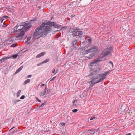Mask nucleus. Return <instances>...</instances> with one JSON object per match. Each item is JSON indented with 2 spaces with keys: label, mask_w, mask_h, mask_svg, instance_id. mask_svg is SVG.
I'll use <instances>...</instances> for the list:
<instances>
[{
  "label": "nucleus",
  "mask_w": 135,
  "mask_h": 135,
  "mask_svg": "<svg viewBox=\"0 0 135 135\" xmlns=\"http://www.w3.org/2000/svg\"><path fill=\"white\" fill-rule=\"evenodd\" d=\"M9 17L7 16L4 15L2 17H0L1 18H2V19H4L5 18H8Z\"/></svg>",
  "instance_id": "obj_30"
},
{
  "label": "nucleus",
  "mask_w": 135,
  "mask_h": 135,
  "mask_svg": "<svg viewBox=\"0 0 135 135\" xmlns=\"http://www.w3.org/2000/svg\"><path fill=\"white\" fill-rule=\"evenodd\" d=\"M21 92V90H19L17 93V97H18L20 95V94Z\"/></svg>",
  "instance_id": "obj_25"
},
{
  "label": "nucleus",
  "mask_w": 135,
  "mask_h": 135,
  "mask_svg": "<svg viewBox=\"0 0 135 135\" xmlns=\"http://www.w3.org/2000/svg\"><path fill=\"white\" fill-rule=\"evenodd\" d=\"M89 50H90V52H93V53L89 55L88 57H85V58H87L88 59H91L95 56V54L97 53L98 52V47L95 46H93L89 49Z\"/></svg>",
  "instance_id": "obj_5"
},
{
  "label": "nucleus",
  "mask_w": 135,
  "mask_h": 135,
  "mask_svg": "<svg viewBox=\"0 0 135 135\" xmlns=\"http://www.w3.org/2000/svg\"><path fill=\"white\" fill-rule=\"evenodd\" d=\"M6 20L4 19H1V24L4 23L6 21Z\"/></svg>",
  "instance_id": "obj_28"
},
{
  "label": "nucleus",
  "mask_w": 135,
  "mask_h": 135,
  "mask_svg": "<svg viewBox=\"0 0 135 135\" xmlns=\"http://www.w3.org/2000/svg\"><path fill=\"white\" fill-rule=\"evenodd\" d=\"M51 89H48L47 92V93L48 94H49L51 91Z\"/></svg>",
  "instance_id": "obj_29"
},
{
  "label": "nucleus",
  "mask_w": 135,
  "mask_h": 135,
  "mask_svg": "<svg viewBox=\"0 0 135 135\" xmlns=\"http://www.w3.org/2000/svg\"><path fill=\"white\" fill-rule=\"evenodd\" d=\"M11 58V57H8L2 58L0 60V64L3 62L5 60H7L8 59H10Z\"/></svg>",
  "instance_id": "obj_11"
},
{
  "label": "nucleus",
  "mask_w": 135,
  "mask_h": 135,
  "mask_svg": "<svg viewBox=\"0 0 135 135\" xmlns=\"http://www.w3.org/2000/svg\"><path fill=\"white\" fill-rule=\"evenodd\" d=\"M31 36L28 37L27 38V41H25V42L27 43L28 41H29L30 40V39L31 38Z\"/></svg>",
  "instance_id": "obj_23"
},
{
  "label": "nucleus",
  "mask_w": 135,
  "mask_h": 135,
  "mask_svg": "<svg viewBox=\"0 0 135 135\" xmlns=\"http://www.w3.org/2000/svg\"><path fill=\"white\" fill-rule=\"evenodd\" d=\"M42 64H43V63H42H42H41L40 64H37V66H39L40 65Z\"/></svg>",
  "instance_id": "obj_41"
},
{
  "label": "nucleus",
  "mask_w": 135,
  "mask_h": 135,
  "mask_svg": "<svg viewBox=\"0 0 135 135\" xmlns=\"http://www.w3.org/2000/svg\"><path fill=\"white\" fill-rule=\"evenodd\" d=\"M78 110L77 109H74L73 110L72 112H73L75 113V112H77L78 111Z\"/></svg>",
  "instance_id": "obj_33"
},
{
  "label": "nucleus",
  "mask_w": 135,
  "mask_h": 135,
  "mask_svg": "<svg viewBox=\"0 0 135 135\" xmlns=\"http://www.w3.org/2000/svg\"><path fill=\"white\" fill-rule=\"evenodd\" d=\"M31 76H32V75H29L27 76L28 78L31 77Z\"/></svg>",
  "instance_id": "obj_42"
},
{
  "label": "nucleus",
  "mask_w": 135,
  "mask_h": 135,
  "mask_svg": "<svg viewBox=\"0 0 135 135\" xmlns=\"http://www.w3.org/2000/svg\"><path fill=\"white\" fill-rule=\"evenodd\" d=\"M100 69L101 68H99L98 69L96 70L93 71L92 72L88 75V77H90L91 76H93L91 81L89 82L90 87H93V85L96 83L101 82L104 80L107 77V75H108L112 71L111 70H109L105 72L103 74H100L96 75L97 74V72L100 70Z\"/></svg>",
  "instance_id": "obj_1"
},
{
  "label": "nucleus",
  "mask_w": 135,
  "mask_h": 135,
  "mask_svg": "<svg viewBox=\"0 0 135 135\" xmlns=\"http://www.w3.org/2000/svg\"><path fill=\"white\" fill-rule=\"evenodd\" d=\"M75 16V15L74 16L73 15H71V17H73V16Z\"/></svg>",
  "instance_id": "obj_47"
},
{
  "label": "nucleus",
  "mask_w": 135,
  "mask_h": 135,
  "mask_svg": "<svg viewBox=\"0 0 135 135\" xmlns=\"http://www.w3.org/2000/svg\"><path fill=\"white\" fill-rule=\"evenodd\" d=\"M2 19V18H1L0 17V26H1V19Z\"/></svg>",
  "instance_id": "obj_39"
},
{
  "label": "nucleus",
  "mask_w": 135,
  "mask_h": 135,
  "mask_svg": "<svg viewBox=\"0 0 135 135\" xmlns=\"http://www.w3.org/2000/svg\"><path fill=\"white\" fill-rule=\"evenodd\" d=\"M55 69H54L53 70V71H52V73H54V72H55Z\"/></svg>",
  "instance_id": "obj_43"
},
{
  "label": "nucleus",
  "mask_w": 135,
  "mask_h": 135,
  "mask_svg": "<svg viewBox=\"0 0 135 135\" xmlns=\"http://www.w3.org/2000/svg\"><path fill=\"white\" fill-rule=\"evenodd\" d=\"M86 131L88 134L93 135L95 133V129H92L91 130Z\"/></svg>",
  "instance_id": "obj_9"
},
{
  "label": "nucleus",
  "mask_w": 135,
  "mask_h": 135,
  "mask_svg": "<svg viewBox=\"0 0 135 135\" xmlns=\"http://www.w3.org/2000/svg\"><path fill=\"white\" fill-rule=\"evenodd\" d=\"M45 54V53L44 52H43L39 54H38L36 56L37 58H40L44 55Z\"/></svg>",
  "instance_id": "obj_13"
},
{
  "label": "nucleus",
  "mask_w": 135,
  "mask_h": 135,
  "mask_svg": "<svg viewBox=\"0 0 135 135\" xmlns=\"http://www.w3.org/2000/svg\"><path fill=\"white\" fill-rule=\"evenodd\" d=\"M71 31L72 32V35L74 36L80 37L81 36L83 33L82 31H80L79 29L72 28L71 29Z\"/></svg>",
  "instance_id": "obj_6"
},
{
  "label": "nucleus",
  "mask_w": 135,
  "mask_h": 135,
  "mask_svg": "<svg viewBox=\"0 0 135 135\" xmlns=\"http://www.w3.org/2000/svg\"><path fill=\"white\" fill-rule=\"evenodd\" d=\"M109 62L111 64L112 66V67H113V63L111 62V61H110Z\"/></svg>",
  "instance_id": "obj_38"
},
{
  "label": "nucleus",
  "mask_w": 135,
  "mask_h": 135,
  "mask_svg": "<svg viewBox=\"0 0 135 135\" xmlns=\"http://www.w3.org/2000/svg\"><path fill=\"white\" fill-rule=\"evenodd\" d=\"M23 66H22L20 67L16 71L15 73H17L19 72L20 71H21L22 69L23 68Z\"/></svg>",
  "instance_id": "obj_17"
},
{
  "label": "nucleus",
  "mask_w": 135,
  "mask_h": 135,
  "mask_svg": "<svg viewBox=\"0 0 135 135\" xmlns=\"http://www.w3.org/2000/svg\"><path fill=\"white\" fill-rule=\"evenodd\" d=\"M93 0H92V1H93Z\"/></svg>",
  "instance_id": "obj_51"
},
{
  "label": "nucleus",
  "mask_w": 135,
  "mask_h": 135,
  "mask_svg": "<svg viewBox=\"0 0 135 135\" xmlns=\"http://www.w3.org/2000/svg\"><path fill=\"white\" fill-rule=\"evenodd\" d=\"M25 34V32L23 31H21L16 36L17 38L22 37Z\"/></svg>",
  "instance_id": "obj_10"
},
{
  "label": "nucleus",
  "mask_w": 135,
  "mask_h": 135,
  "mask_svg": "<svg viewBox=\"0 0 135 135\" xmlns=\"http://www.w3.org/2000/svg\"><path fill=\"white\" fill-rule=\"evenodd\" d=\"M61 124L62 125V126H65V123H61Z\"/></svg>",
  "instance_id": "obj_40"
},
{
  "label": "nucleus",
  "mask_w": 135,
  "mask_h": 135,
  "mask_svg": "<svg viewBox=\"0 0 135 135\" xmlns=\"http://www.w3.org/2000/svg\"><path fill=\"white\" fill-rule=\"evenodd\" d=\"M13 31L15 33L19 32V31L17 29V25L13 28Z\"/></svg>",
  "instance_id": "obj_15"
},
{
  "label": "nucleus",
  "mask_w": 135,
  "mask_h": 135,
  "mask_svg": "<svg viewBox=\"0 0 135 135\" xmlns=\"http://www.w3.org/2000/svg\"><path fill=\"white\" fill-rule=\"evenodd\" d=\"M78 43L77 41L76 40H74L72 42V45L74 47H76Z\"/></svg>",
  "instance_id": "obj_14"
},
{
  "label": "nucleus",
  "mask_w": 135,
  "mask_h": 135,
  "mask_svg": "<svg viewBox=\"0 0 135 135\" xmlns=\"http://www.w3.org/2000/svg\"><path fill=\"white\" fill-rule=\"evenodd\" d=\"M111 48H107L105 49L102 52V55L104 57L107 56L112 51Z\"/></svg>",
  "instance_id": "obj_7"
},
{
  "label": "nucleus",
  "mask_w": 135,
  "mask_h": 135,
  "mask_svg": "<svg viewBox=\"0 0 135 135\" xmlns=\"http://www.w3.org/2000/svg\"><path fill=\"white\" fill-rule=\"evenodd\" d=\"M97 119L96 115H95L91 117V118L90 119V120H92L94 119Z\"/></svg>",
  "instance_id": "obj_18"
},
{
  "label": "nucleus",
  "mask_w": 135,
  "mask_h": 135,
  "mask_svg": "<svg viewBox=\"0 0 135 135\" xmlns=\"http://www.w3.org/2000/svg\"><path fill=\"white\" fill-rule=\"evenodd\" d=\"M25 98V96L24 95H22L20 99H23Z\"/></svg>",
  "instance_id": "obj_34"
},
{
  "label": "nucleus",
  "mask_w": 135,
  "mask_h": 135,
  "mask_svg": "<svg viewBox=\"0 0 135 135\" xmlns=\"http://www.w3.org/2000/svg\"><path fill=\"white\" fill-rule=\"evenodd\" d=\"M49 59H47L46 60H45L42 62V63H46L48 62L49 61Z\"/></svg>",
  "instance_id": "obj_22"
},
{
  "label": "nucleus",
  "mask_w": 135,
  "mask_h": 135,
  "mask_svg": "<svg viewBox=\"0 0 135 135\" xmlns=\"http://www.w3.org/2000/svg\"><path fill=\"white\" fill-rule=\"evenodd\" d=\"M17 29L19 32L23 29L26 31L28 30L31 27L32 25H31L30 22H28L27 23H25L23 25H21L20 23H18L17 24Z\"/></svg>",
  "instance_id": "obj_4"
},
{
  "label": "nucleus",
  "mask_w": 135,
  "mask_h": 135,
  "mask_svg": "<svg viewBox=\"0 0 135 135\" xmlns=\"http://www.w3.org/2000/svg\"><path fill=\"white\" fill-rule=\"evenodd\" d=\"M1 25H2V26L4 27H6L7 26L4 23H3V24H1Z\"/></svg>",
  "instance_id": "obj_32"
},
{
  "label": "nucleus",
  "mask_w": 135,
  "mask_h": 135,
  "mask_svg": "<svg viewBox=\"0 0 135 135\" xmlns=\"http://www.w3.org/2000/svg\"><path fill=\"white\" fill-rule=\"evenodd\" d=\"M58 72V70H57L55 72L56 73H57Z\"/></svg>",
  "instance_id": "obj_48"
},
{
  "label": "nucleus",
  "mask_w": 135,
  "mask_h": 135,
  "mask_svg": "<svg viewBox=\"0 0 135 135\" xmlns=\"http://www.w3.org/2000/svg\"><path fill=\"white\" fill-rule=\"evenodd\" d=\"M15 128V127H12L10 131H11V130H12V129H13V128Z\"/></svg>",
  "instance_id": "obj_46"
},
{
  "label": "nucleus",
  "mask_w": 135,
  "mask_h": 135,
  "mask_svg": "<svg viewBox=\"0 0 135 135\" xmlns=\"http://www.w3.org/2000/svg\"><path fill=\"white\" fill-rule=\"evenodd\" d=\"M44 22L45 25V27L47 29L46 32H48V33L51 31L52 26H53L55 28H58L59 26V25L56 24L55 22H51L50 21H46Z\"/></svg>",
  "instance_id": "obj_3"
},
{
  "label": "nucleus",
  "mask_w": 135,
  "mask_h": 135,
  "mask_svg": "<svg viewBox=\"0 0 135 135\" xmlns=\"http://www.w3.org/2000/svg\"><path fill=\"white\" fill-rule=\"evenodd\" d=\"M88 41L89 42V43H91V38H90L88 39Z\"/></svg>",
  "instance_id": "obj_31"
},
{
  "label": "nucleus",
  "mask_w": 135,
  "mask_h": 135,
  "mask_svg": "<svg viewBox=\"0 0 135 135\" xmlns=\"http://www.w3.org/2000/svg\"><path fill=\"white\" fill-rule=\"evenodd\" d=\"M30 79H27L24 82V84L25 85L27 83H29L30 81Z\"/></svg>",
  "instance_id": "obj_21"
},
{
  "label": "nucleus",
  "mask_w": 135,
  "mask_h": 135,
  "mask_svg": "<svg viewBox=\"0 0 135 135\" xmlns=\"http://www.w3.org/2000/svg\"><path fill=\"white\" fill-rule=\"evenodd\" d=\"M18 56V55L16 54L14 55H12L10 57H11V58L12 57L13 59H16L17 58V57Z\"/></svg>",
  "instance_id": "obj_19"
},
{
  "label": "nucleus",
  "mask_w": 135,
  "mask_h": 135,
  "mask_svg": "<svg viewBox=\"0 0 135 135\" xmlns=\"http://www.w3.org/2000/svg\"><path fill=\"white\" fill-rule=\"evenodd\" d=\"M56 74V73H55L54 74V75H55Z\"/></svg>",
  "instance_id": "obj_49"
},
{
  "label": "nucleus",
  "mask_w": 135,
  "mask_h": 135,
  "mask_svg": "<svg viewBox=\"0 0 135 135\" xmlns=\"http://www.w3.org/2000/svg\"><path fill=\"white\" fill-rule=\"evenodd\" d=\"M45 94V92L44 91H42L39 93V95L40 96H42L44 95Z\"/></svg>",
  "instance_id": "obj_20"
},
{
  "label": "nucleus",
  "mask_w": 135,
  "mask_h": 135,
  "mask_svg": "<svg viewBox=\"0 0 135 135\" xmlns=\"http://www.w3.org/2000/svg\"><path fill=\"white\" fill-rule=\"evenodd\" d=\"M73 104L74 105H75V106H76L77 105L76 104L77 103V101L76 100L75 101H74L73 102Z\"/></svg>",
  "instance_id": "obj_27"
},
{
  "label": "nucleus",
  "mask_w": 135,
  "mask_h": 135,
  "mask_svg": "<svg viewBox=\"0 0 135 135\" xmlns=\"http://www.w3.org/2000/svg\"><path fill=\"white\" fill-rule=\"evenodd\" d=\"M17 44L14 43L11 45V47H15L17 45Z\"/></svg>",
  "instance_id": "obj_24"
},
{
  "label": "nucleus",
  "mask_w": 135,
  "mask_h": 135,
  "mask_svg": "<svg viewBox=\"0 0 135 135\" xmlns=\"http://www.w3.org/2000/svg\"><path fill=\"white\" fill-rule=\"evenodd\" d=\"M44 85H45L44 84H41V86L42 87V86H44Z\"/></svg>",
  "instance_id": "obj_45"
},
{
  "label": "nucleus",
  "mask_w": 135,
  "mask_h": 135,
  "mask_svg": "<svg viewBox=\"0 0 135 135\" xmlns=\"http://www.w3.org/2000/svg\"><path fill=\"white\" fill-rule=\"evenodd\" d=\"M56 77V76H55L53 77L52 79L50 80V81H53L55 79V78Z\"/></svg>",
  "instance_id": "obj_35"
},
{
  "label": "nucleus",
  "mask_w": 135,
  "mask_h": 135,
  "mask_svg": "<svg viewBox=\"0 0 135 135\" xmlns=\"http://www.w3.org/2000/svg\"><path fill=\"white\" fill-rule=\"evenodd\" d=\"M131 133H128V134H126L125 135H131Z\"/></svg>",
  "instance_id": "obj_44"
},
{
  "label": "nucleus",
  "mask_w": 135,
  "mask_h": 135,
  "mask_svg": "<svg viewBox=\"0 0 135 135\" xmlns=\"http://www.w3.org/2000/svg\"><path fill=\"white\" fill-rule=\"evenodd\" d=\"M46 91H47V88H46V87H45V89H44V91L46 93Z\"/></svg>",
  "instance_id": "obj_36"
},
{
  "label": "nucleus",
  "mask_w": 135,
  "mask_h": 135,
  "mask_svg": "<svg viewBox=\"0 0 135 135\" xmlns=\"http://www.w3.org/2000/svg\"><path fill=\"white\" fill-rule=\"evenodd\" d=\"M46 102L43 103L42 104L40 105L39 107L38 106V108H39L40 109H41L42 108H40V107H42L43 106H44V105H45L46 104Z\"/></svg>",
  "instance_id": "obj_16"
},
{
  "label": "nucleus",
  "mask_w": 135,
  "mask_h": 135,
  "mask_svg": "<svg viewBox=\"0 0 135 135\" xmlns=\"http://www.w3.org/2000/svg\"><path fill=\"white\" fill-rule=\"evenodd\" d=\"M15 132V131H13V133H14V132Z\"/></svg>",
  "instance_id": "obj_50"
},
{
  "label": "nucleus",
  "mask_w": 135,
  "mask_h": 135,
  "mask_svg": "<svg viewBox=\"0 0 135 135\" xmlns=\"http://www.w3.org/2000/svg\"><path fill=\"white\" fill-rule=\"evenodd\" d=\"M36 100H37V101H39V102H41V100H40L38 98H37V97H36Z\"/></svg>",
  "instance_id": "obj_37"
},
{
  "label": "nucleus",
  "mask_w": 135,
  "mask_h": 135,
  "mask_svg": "<svg viewBox=\"0 0 135 135\" xmlns=\"http://www.w3.org/2000/svg\"><path fill=\"white\" fill-rule=\"evenodd\" d=\"M45 26V25L43 22L40 26L38 28H37L33 35L32 38L34 40L38 38L39 37L37 36L41 35V37H45L48 33V32H46L47 29Z\"/></svg>",
  "instance_id": "obj_2"
},
{
  "label": "nucleus",
  "mask_w": 135,
  "mask_h": 135,
  "mask_svg": "<svg viewBox=\"0 0 135 135\" xmlns=\"http://www.w3.org/2000/svg\"><path fill=\"white\" fill-rule=\"evenodd\" d=\"M89 52H90V50L88 49L83 51L82 52V53L83 55H85Z\"/></svg>",
  "instance_id": "obj_12"
},
{
  "label": "nucleus",
  "mask_w": 135,
  "mask_h": 135,
  "mask_svg": "<svg viewBox=\"0 0 135 135\" xmlns=\"http://www.w3.org/2000/svg\"><path fill=\"white\" fill-rule=\"evenodd\" d=\"M20 101V100H14L13 101V102L14 104H16L17 103V102H19Z\"/></svg>",
  "instance_id": "obj_26"
},
{
  "label": "nucleus",
  "mask_w": 135,
  "mask_h": 135,
  "mask_svg": "<svg viewBox=\"0 0 135 135\" xmlns=\"http://www.w3.org/2000/svg\"><path fill=\"white\" fill-rule=\"evenodd\" d=\"M102 61V60L99 59V58L96 59L90 63V65L91 66H95L96 65V63L98 62H100Z\"/></svg>",
  "instance_id": "obj_8"
}]
</instances>
